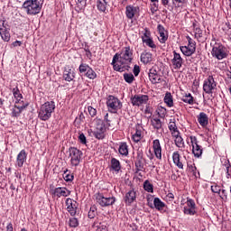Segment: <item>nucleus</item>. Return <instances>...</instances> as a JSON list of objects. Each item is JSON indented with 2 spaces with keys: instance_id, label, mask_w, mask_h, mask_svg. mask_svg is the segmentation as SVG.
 Here are the masks:
<instances>
[{
  "instance_id": "nucleus-44",
  "label": "nucleus",
  "mask_w": 231,
  "mask_h": 231,
  "mask_svg": "<svg viewBox=\"0 0 231 231\" xmlns=\"http://www.w3.org/2000/svg\"><path fill=\"white\" fill-rule=\"evenodd\" d=\"M198 212L196 209L190 208H183V214L186 216H196Z\"/></svg>"
},
{
  "instance_id": "nucleus-53",
  "label": "nucleus",
  "mask_w": 231,
  "mask_h": 231,
  "mask_svg": "<svg viewBox=\"0 0 231 231\" xmlns=\"http://www.w3.org/2000/svg\"><path fill=\"white\" fill-rule=\"evenodd\" d=\"M88 114L90 115V116L93 118L95 116H97V109L94 108L93 106H88Z\"/></svg>"
},
{
  "instance_id": "nucleus-58",
  "label": "nucleus",
  "mask_w": 231,
  "mask_h": 231,
  "mask_svg": "<svg viewBox=\"0 0 231 231\" xmlns=\"http://www.w3.org/2000/svg\"><path fill=\"white\" fill-rule=\"evenodd\" d=\"M29 105H30L29 103H25V104H23L22 106H16V108L18 110H20V114H22L23 111H24V109L27 108Z\"/></svg>"
},
{
  "instance_id": "nucleus-51",
  "label": "nucleus",
  "mask_w": 231,
  "mask_h": 231,
  "mask_svg": "<svg viewBox=\"0 0 231 231\" xmlns=\"http://www.w3.org/2000/svg\"><path fill=\"white\" fill-rule=\"evenodd\" d=\"M78 139L83 145H86V143H88V140L86 139V135L84 134V133H79Z\"/></svg>"
},
{
  "instance_id": "nucleus-15",
  "label": "nucleus",
  "mask_w": 231,
  "mask_h": 231,
  "mask_svg": "<svg viewBox=\"0 0 231 231\" xmlns=\"http://www.w3.org/2000/svg\"><path fill=\"white\" fill-rule=\"evenodd\" d=\"M54 198H68L71 194V191L65 187H58L51 190Z\"/></svg>"
},
{
  "instance_id": "nucleus-31",
  "label": "nucleus",
  "mask_w": 231,
  "mask_h": 231,
  "mask_svg": "<svg viewBox=\"0 0 231 231\" xmlns=\"http://www.w3.org/2000/svg\"><path fill=\"white\" fill-rule=\"evenodd\" d=\"M168 128L171 134V136L173 134H177L178 133H180V130H178V126L176 125V119H174V118L170 120V122L168 124Z\"/></svg>"
},
{
  "instance_id": "nucleus-60",
  "label": "nucleus",
  "mask_w": 231,
  "mask_h": 231,
  "mask_svg": "<svg viewBox=\"0 0 231 231\" xmlns=\"http://www.w3.org/2000/svg\"><path fill=\"white\" fill-rule=\"evenodd\" d=\"M130 228H132V231H138V226L134 223L130 225Z\"/></svg>"
},
{
  "instance_id": "nucleus-6",
  "label": "nucleus",
  "mask_w": 231,
  "mask_h": 231,
  "mask_svg": "<svg viewBox=\"0 0 231 231\" xmlns=\"http://www.w3.org/2000/svg\"><path fill=\"white\" fill-rule=\"evenodd\" d=\"M141 33H142L141 39H142L143 44H145V46H147L148 48H151L152 51H154L157 46H156V43L154 42V40H152V36H151V30L145 27L143 29Z\"/></svg>"
},
{
  "instance_id": "nucleus-40",
  "label": "nucleus",
  "mask_w": 231,
  "mask_h": 231,
  "mask_svg": "<svg viewBox=\"0 0 231 231\" xmlns=\"http://www.w3.org/2000/svg\"><path fill=\"white\" fill-rule=\"evenodd\" d=\"M143 189L146 192H154V186L149 180L143 182Z\"/></svg>"
},
{
  "instance_id": "nucleus-41",
  "label": "nucleus",
  "mask_w": 231,
  "mask_h": 231,
  "mask_svg": "<svg viewBox=\"0 0 231 231\" xmlns=\"http://www.w3.org/2000/svg\"><path fill=\"white\" fill-rule=\"evenodd\" d=\"M132 140H134L135 143H138V142L142 140V131L136 129L135 133L132 135Z\"/></svg>"
},
{
  "instance_id": "nucleus-3",
  "label": "nucleus",
  "mask_w": 231,
  "mask_h": 231,
  "mask_svg": "<svg viewBox=\"0 0 231 231\" xmlns=\"http://www.w3.org/2000/svg\"><path fill=\"white\" fill-rule=\"evenodd\" d=\"M23 6L28 15H37V14H41L42 4H41V0H26Z\"/></svg>"
},
{
  "instance_id": "nucleus-52",
  "label": "nucleus",
  "mask_w": 231,
  "mask_h": 231,
  "mask_svg": "<svg viewBox=\"0 0 231 231\" xmlns=\"http://www.w3.org/2000/svg\"><path fill=\"white\" fill-rule=\"evenodd\" d=\"M188 171L189 172H192L193 176H196V171H197L196 164L188 163Z\"/></svg>"
},
{
  "instance_id": "nucleus-42",
  "label": "nucleus",
  "mask_w": 231,
  "mask_h": 231,
  "mask_svg": "<svg viewBox=\"0 0 231 231\" xmlns=\"http://www.w3.org/2000/svg\"><path fill=\"white\" fill-rule=\"evenodd\" d=\"M124 79L127 84H133V82H134V75H133V73H125Z\"/></svg>"
},
{
  "instance_id": "nucleus-17",
  "label": "nucleus",
  "mask_w": 231,
  "mask_h": 231,
  "mask_svg": "<svg viewBox=\"0 0 231 231\" xmlns=\"http://www.w3.org/2000/svg\"><path fill=\"white\" fill-rule=\"evenodd\" d=\"M174 69H180L183 66V58L176 51H173V58L171 60Z\"/></svg>"
},
{
  "instance_id": "nucleus-54",
  "label": "nucleus",
  "mask_w": 231,
  "mask_h": 231,
  "mask_svg": "<svg viewBox=\"0 0 231 231\" xmlns=\"http://www.w3.org/2000/svg\"><path fill=\"white\" fill-rule=\"evenodd\" d=\"M221 163L223 167H226V169H228V167H231L230 161L226 158L221 159Z\"/></svg>"
},
{
  "instance_id": "nucleus-64",
  "label": "nucleus",
  "mask_w": 231,
  "mask_h": 231,
  "mask_svg": "<svg viewBox=\"0 0 231 231\" xmlns=\"http://www.w3.org/2000/svg\"><path fill=\"white\" fill-rule=\"evenodd\" d=\"M162 5H163V6H167V5H169V0H162Z\"/></svg>"
},
{
  "instance_id": "nucleus-46",
  "label": "nucleus",
  "mask_w": 231,
  "mask_h": 231,
  "mask_svg": "<svg viewBox=\"0 0 231 231\" xmlns=\"http://www.w3.org/2000/svg\"><path fill=\"white\" fill-rule=\"evenodd\" d=\"M69 225L71 228H77L79 226V219L77 217L69 218Z\"/></svg>"
},
{
  "instance_id": "nucleus-59",
  "label": "nucleus",
  "mask_w": 231,
  "mask_h": 231,
  "mask_svg": "<svg viewBox=\"0 0 231 231\" xmlns=\"http://www.w3.org/2000/svg\"><path fill=\"white\" fill-rule=\"evenodd\" d=\"M187 39H188V42H189L188 46L196 49V42H194V41L192 40V38H190V37H189V36H188Z\"/></svg>"
},
{
  "instance_id": "nucleus-48",
  "label": "nucleus",
  "mask_w": 231,
  "mask_h": 231,
  "mask_svg": "<svg viewBox=\"0 0 231 231\" xmlns=\"http://www.w3.org/2000/svg\"><path fill=\"white\" fill-rule=\"evenodd\" d=\"M94 228H97L96 231H107V226L103 224H95Z\"/></svg>"
},
{
  "instance_id": "nucleus-2",
  "label": "nucleus",
  "mask_w": 231,
  "mask_h": 231,
  "mask_svg": "<svg viewBox=\"0 0 231 231\" xmlns=\"http://www.w3.org/2000/svg\"><path fill=\"white\" fill-rule=\"evenodd\" d=\"M55 111V102L54 101H47L43 105L41 106L38 117L42 122H46L47 120L51 118L52 113Z\"/></svg>"
},
{
  "instance_id": "nucleus-14",
  "label": "nucleus",
  "mask_w": 231,
  "mask_h": 231,
  "mask_svg": "<svg viewBox=\"0 0 231 231\" xmlns=\"http://www.w3.org/2000/svg\"><path fill=\"white\" fill-rule=\"evenodd\" d=\"M66 207L67 211L69 214H70V216H72V217L77 216V210L79 208V203H77V201L73 200L72 199H67Z\"/></svg>"
},
{
  "instance_id": "nucleus-39",
  "label": "nucleus",
  "mask_w": 231,
  "mask_h": 231,
  "mask_svg": "<svg viewBox=\"0 0 231 231\" xmlns=\"http://www.w3.org/2000/svg\"><path fill=\"white\" fill-rule=\"evenodd\" d=\"M182 102H185V104H189V106H193L194 105V97H192V94L188 93L182 97Z\"/></svg>"
},
{
  "instance_id": "nucleus-55",
  "label": "nucleus",
  "mask_w": 231,
  "mask_h": 231,
  "mask_svg": "<svg viewBox=\"0 0 231 231\" xmlns=\"http://www.w3.org/2000/svg\"><path fill=\"white\" fill-rule=\"evenodd\" d=\"M211 190L215 194H219L221 192V187H219L217 184H215V185L211 186Z\"/></svg>"
},
{
  "instance_id": "nucleus-4",
  "label": "nucleus",
  "mask_w": 231,
  "mask_h": 231,
  "mask_svg": "<svg viewBox=\"0 0 231 231\" xmlns=\"http://www.w3.org/2000/svg\"><path fill=\"white\" fill-rule=\"evenodd\" d=\"M228 53H230L228 49L221 43H215L211 51L213 59H217V60H223L224 59H227Z\"/></svg>"
},
{
  "instance_id": "nucleus-30",
  "label": "nucleus",
  "mask_w": 231,
  "mask_h": 231,
  "mask_svg": "<svg viewBox=\"0 0 231 231\" xmlns=\"http://www.w3.org/2000/svg\"><path fill=\"white\" fill-rule=\"evenodd\" d=\"M180 158H181V156L180 155V152H174L172 153L173 163L179 169H183V162H181Z\"/></svg>"
},
{
  "instance_id": "nucleus-18",
  "label": "nucleus",
  "mask_w": 231,
  "mask_h": 231,
  "mask_svg": "<svg viewBox=\"0 0 231 231\" xmlns=\"http://www.w3.org/2000/svg\"><path fill=\"white\" fill-rule=\"evenodd\" d=\"M157 30L159 32V42H161V44H165V42H167V39H169V34L167 33V31H165V27L159 24L157 26Z\"/></svg>"
},
{
  "instance_id": "nucleus-50",
  "label": "nucleus",
  "mask_w": 231,
  "mask_h": 231,
  "mask_svg": "<svg viewBox=\"0 0 231 231\" xmlns=\"http://www.w3.org/2000/svg\"><path fill=\"white\" fill-rule=\"evenodd\" d=\"M96 217H97V208H90V210L88 211L89 219H95Z\"/></svg>"
},
{
  "instance_id": "nucleus-45",
  "label": "nucleus",
  "mask_w": 231,
  "mask_h": 231,
  "mask_svg": "<svg viewBox=\"0 0 231 231\" xmlns=\"http://www.w3.org/2000/svg\"><path fill=\"white\" fill-rule=\"evenodd\" d=\"M86 6H88V0H78L77 8H79V10H84Z\"/></svg>"
},
{
  "instance_id": "nucleus-13",
  "label": "nucleus",
  "mask_w": 231,
  "mask_h": 231,
  "mask_svg": "<svg viewBox=\"0 0 231 231\" xmlns=\"http://www.w3.org/2000/svg\"><path fill=\"white\" fill-rule=\"evenodd\" d=\"M191 145H192V153L194 154L195 158H201L203 154V148L201 145L198 143V138L196 136H190Z\"/></svg>"
},
{
  "instance_id": "nucleus-1",
  "label": "nucleus",
  "mask_w": 231,
  "mask_h": 231,
  "mask_svg": "<svg viewBox=\"0 0 231 231\" xmlns=\"http://www.w3.org/2000/svg\"><path fill=\"white\" fill-rule=\"evenodd\" d=\"M133 62V49L130 46L124 47L120 53H116L112 60V66L115 71L124 73L129 71V64Z\"/></svg>"
},
{
  "instance_id": "nucleus-28",
  "label": "nucleus",
  "mask_w": 231,
  "mask_h": 231,
  "mask_svg": "<svg viewBox=\"0 0 231 231\" xmlns=\"http://www.w3.org/2000/svg\"><path fill=\"white\" fill-rule=\"evenodd\" d=\"M180 51L185 55L186 57H190L191 55H194L196 53V48L188 46H181Z\"/></svg>"
},
{
  "instance_id": "nucleus-47",
  "label": "nucleus",
  "mask_w": 231,
  "mask_h": 231,
  "mask_svg": "<svg viewBox=\"0 0 231 231\" xmlns=\"http://www.w3.org/2000/svg\"><path fill=\"white\" fill-rule=\"evenodd\" d=\"M20 116H21V112L19 109H17V105H15L12 109L11 116L17 118Z\"/></svg>"
},
{
  "instance_id": "nucleus-27",
  "label": "nucleus",
  "mask_w": 231,
  "mask_h": 231,
  "mask_svg": "<svg viewBox=\"0 0 231 231\" xmlns=\"http://www.w3.org/2000/svg\"><path fill=\"white\" fill-rule=\"evenodd\" d=\"M151 125L152 126L153 129H155V131H160V129H162L163 127V123L158 117H152Z\"/></svg>"
},
{
  "instance_id": "nucleus-8",
  "label": "nucleus",
  "mask_w": 231,
  "mask_h": 231,
  "mask_svg": "<svg viewBox=\"0 0 231 231\" xmlns=\"http://www.w3.org/2000/svg\"><path fill=\"white\" fill-rule=\"evenodd\" d=\"M107 109L110 113H117L122 109V102L115 96H108L106 99Z\"/></svg>"
},
{
  "instance_id": "nucleus-5",
  "label": "nucleus",
  "mask_w": 231,
  "mask_h": 231,
  "mask_svg": "<svg viewBox=\"0 0 231 231\" xmlns=\"http://www.w3.org/2000/svg\"><path fill=\"white\" fill-rule=\"evenodd\" d=\"M96 202L100 205V207H111L116 202V198L107 197L104 193H96L95 194Z\"/></svg>"
},
{
  "instance_id": "nucleus-34",
  "label": "nucleus",
  "mask_w": 231,
  "mask_h": 231,
  "mask_svg": "<svg viewBox=\"0 0 231 231\" xmlns=\"http://www.w3.org/2000/svg\"><path fill=\"white\" fill-rule=\"evenodd\" d=\"M110 163H111V167H112L113 171H115L116 172H120V171L122 169L120 161H118L116 158H112Z\"/></svg>"
},
{
  "instance_id": "nucleus-56",
  "label": "nucleus",
  "mask_w": 231,
  "mask_h": 231,
  "mask_svg": "<svg viewBox=\"0 0 231 231\" xmlns=\"http://www.w3.org/2000/svg\"><path fill=\"white\" fill-rule=\"evenodd\" d=\"M153 4L151 5L150 10L152 14V15H154V14H156V11L158 10V4H156V2H152Z\"/></svg>"
},
{
  "instance_id": "nucleus-7",
  "label": "nucleus",
  "mask_w": 231,
  "mask_h": 231,
  "mask_svg": "<svg viewBox=\"0 0 231 231\" xmlns=\"http://www.w3.org/2000/svg\"><path fill=\"white\" fill-rule=\"evenodd\" d=\"M69 157L70 158V164L72 167H79L80 160H82V151L76 147H70L69 149Z\"/></svg>"
},
{
  "instance_id": "nucleus-35",
  "label": "nucleus",
  "mask_w": 231,
  "mask_h": 231,
  "mask_svg": "<svg viewBox=\"0 0 231 231\" xmlns=\"http://www.w3.org/2000/svg\"><path fill=\"white\" fill-rule=\"evenodd\" d=\"M118 152L120 154H122V156H127L129 154V148L127 146V143H121Z\"/></svg>"
},
{
  "instance_id": "nucleus-23",
  "label": "nucleus",
  "mask_w": 231,
  "mask_h": 231,
  "mask_svg": "<svg viewBox=\"0 0 231 231\" xmlns=\"http://www.w3.org/2000/svg\"><path fill=\"white\" fill-rule=\"evenodd\" d=\"M134 201H136V191L131 189L126 192L125 196V203H126V205H131L132 203H134Z\"/></svg>"
},
{
  "instance_id": "nucleus-38",
  "label": "nucleus",
  "mask_w": 231,
  "mask_h": 231,
  "mask_svg": "<svg viewBox=\"0 0 231 231\" xmlns=\"http://www.w3.org/2000/svg\"><path fill=\"white\" fill-rule=\"evenodd\" d=\"M164 102L168 106V107H172L174 106V101L172 99V95L171 92H167L164 97Z\"/></svg>"
},
{
  "instance_id": "nucleus-25",
  "label": "nucleus",
  "mask_w": 231,
  "mask_h": 231,
  "mask_svg": "<svg viewBox=\"0 0 231 231\" xmlns=\"http://www.w3.org/2000/svg\"><path fill=\"white\" fill-rule=\"evenodd\" d=\"M138 10L139 9L136 6L127 5L125 11L127 19H133V17L138 14Z\"/></svg>"
},
{
  "instance_id": "nucleus-22",
  "label": "nucleus",
  "mask_w": 231,
  "mask_h": 231,
  "mask_svg": "<svg viewBox=\"0 0 231 231\" xmlns=\"http://www.w3.org/2000/svg\"><path fill=\"white\" fill-rule=\"evenodd\" d=\"M26 158H28V153H26L25 150H22L16 157V166L19 168L23 167L26 162Z\"/></svg>"
},
{
  "instance_id": "nucleus-37",
  "label": "nucleus",
  "mask_w": 231,
  "mask_h": 231,
  "mask_svg": "<svg viewBox=\"0 0 231 231\" xmlns=\"http://www.w3.org/2000/svg\"><path fill=\"white\" fill-rule=\"evenodd\" d=\"M0 35L5 42H8L10 41V31L8 28L5 27V29L1 30Z\"/></svg>"
},
{
  "instance_id": "nucleus-16",
  "label": "nucleus",
  "mask_w": 231,
  "mask_h": 231,
  "mask_svg": "<svg viewBox=\"0 0 231 231\" xmlns=\"http://www.w3.org/2000/svg\"><path fill=\"white\" fill-rule=\"evenodd\" d=\"M149 79L152 84H160L162 82V76L158 74V70H156V68L152 67L149 70Z\"/></svg>"
},
{
  "instance_id": "nucleus-63",
  "label": "nucleus",
  "mask_w": 231,
  "mask_h": 231,
  "mask_svg": "<svg viewBox=\"0 0 231 231\" xmlns=\"http://www.w3.org/2000/svg\"><path fill=\"white\" fill-rule=\"evenodd\" d=\"M167 198L170 199V201H172V199H174V194L173 193H168Z\"/></svg>"
},
{
  "instance_id": "nucleus-20",
  "label": "nucleus",
  "mask_w": 231,
  "mask_h": 231,
  "mask_svg": "<svg viewBox=\"0 0 231 231\" xmlns=\"http://www.w3.org/2000/svg\"><path fill=\"white\" fill-rule=\"evenodd\" d=\"M171 136L174 139L176 147L179 149H185V141L183 140V137H181V133L179 132Z\"/></svg>"
},
{
  "instance_id": "nucleus-32",
  "label": "nucleus",
  "mask_w": 231,
  "mask_h": 231,
  "mask_svg": "<svg viewBox=\"0 0 231 231\" xmlns=\"http://www.w3.org/2000/svg\"><path fill=\"white\" fill-rule=\"evenodd\" d=\"M110 0H97V6L99 12H106L107 10V5H109Z\"/></svg>"
},
{
  "instance_id": "nucleus-49",
  "label": "nucleus",
  "mask_w": 231,
  "mask_h": 231,
  "mask_svg": "<svg viewBox=\"0 0 231 231\" xmlns=\"http://www.w3.org/2000/svg\"><path fill=\"white\" fill-rule=\"evenodd\" d=\"M73 175L68 173V170L64 171L63 179L65 180V181H73Z\"/></svg>"
},
{
  "instance_id": "nucleus-12",
  "label": "nucleus",
  "mask_w": 231,
  "mask_h": 231,
  "mask_svg": "<svg viewBox=\"0 0 231 231\" xmlns=\"http://www.w3.org/2000/svg\"><path fill=\"white\" fill-rule=\"evenodd\" d=\"M93 134L97 140H104V138H106V125L104 122L99 121L93 132Z\"/></svg>"
},
{
  "instance_id": "nucleus-9",
  "label": "nucleus",
  "mask_w": 231,
  "mask_h": 231,
  "mask_svg": "<svg viewBox=\"0 0 231 231\" xmlns=\"http://www.w3.org/2000/svg\"><path fill=\"white\" fill-rule=\"evenodd\" d=\"M79 71L81 76L87 77V79H89L90 80H95V79H97V72L86 63H81L79 65Z\"/></svg>"
},
{
  "instance_id": "nucleus-10",
  "label": "nucleus",
  "mask_w": 231,
  "mask_h": 231,
  "mask_svg": "<svg viewBox=\"0 0 231 231\" xmlns=\"http://www.w3.org/2000/svg\"><path fill=\"white\" fill-rule=\"evenodd\" d=\"M131 104L134 106L140 107V106H143L149 102V96L143 95V94H138L132 96L131 98Z\"/></svg>"
},
{
  "instance_id": "nucleus-24",
  "label": "nucleus",
  "mask_w": 231,
  "mask_h": 231,
  "mask_svg": "<svg viewBox=\"0 0 231 231\" xmlns=\"http://www.w3.org/2000/svg\"><path fill=\"white\" fill-rule=\"evenodd\" d=\"M152 53L147 51H143L141 53V62H143V64H151L152 61Z\"/></svg>"
},
{
  "instance_id": "nucleus-29",
  "label": "nucleus",
  "mask_w": 231,
  "mask_h": 231,
  "mask_svg": "<svg viewBox=\"0 0 231 231\" xmlns=\"http://www.w3.org/2000/svg\"><path fill=\"white\" fill-rule=\"evenodd\" d=\"M134 165H135L137 171L143 170V154L140 152H137V157H136Z\"/></svg>"
},
{
  "instance_id": "nucleus-61",
  "label": "nucleus",
  "mask_w": 231,
  "mask_h": 231,
  "mask_svg": "<svg viewBox=\"0 0 231 231\" xmlns=\"http://www.w3.org/2000/svg\"><path fill=\"white\" fill-rule=\"evenodd\" d=\"M6 231H14V225L12 223L6 226Z\"/></svg>"
},
{
  "instance_id": "nucleus-36",
  "label": "nucleus",
  "mask_w": 231,
  "mask_h": 231,
  "mask_svg": "<svg viewBox=\"0 0 231 231\" xmlns=\"http://www.w3.org/2000/svg\"><path fill=\"white\" fill-rule=\"evenodd\" d=\"M153 205L156 210H163V208H165V204L162 199H160V198H154Z\"/></svg>"
},
{
  "instance_id": "nucleus-43",
  "label": "nucleus",
  "mask_w": 231,
  "mask_h": 231,
  "mask_svg": "<svg viewBox=\"0 0 231 231\" xmlns=\"http://www.w3.org/2000/svg\"><path fill=\"white\" fill-rule=\"evenodd\" d=\"M184 208L196 209V202L194 201V199L188 198L186 201V206L184 207Z\"/></svg>"
},
{
  "instance_id": "nucleus-11",
  "label": "nucleus",
  "mask_w": 231,
  "mask_h": 231,
  "mask_svg": "<svg viewBox=\"0 0 231 231\" xmlns=\"http://www.w3.org/2000/svg\"><path fill=\"white\" fill-rule=\"evenodd\" d=\"M216 80L214 77L208 76L207 79L204 80L203 83V91L207 93V95H212L214 89L217 88Z\"/></svg>"
},
{
  "instance_id": "nucleus-33",
  "label": "nucleus",
  "mask_w": 231,
  "mask_h": 231,
  "mask_svg": "<svg viewBox=\"0 0 231 231\" xmlns=\"http://www.w3.org/2000/svg\"><path fill=\"white\" fill-rule=\"evenodd\" d=\"M12 93L18 104H21V100H23V94H21V90H19V87L16 85L15 88L12 89Z\"/></svg>"
},
{
  "instance_id": "nucleus-26",
  "label": "nucleus",
  "mask_w": 231,
  "mask_h": 231,
  "mask_svg": "<svg viewBox=\"0 0 231 231\" xmlns=\"http://www.w3.org/2000/svg\"><path fill=\"white\" fill-rule=\"evenodd\" d=\"M198 122L201 127H207L208 125V116L205 112L200 113L198 116Z\"/></svg>"
},
{
  "instance_id": "nucleus-19",
  "label": "nucleus",
  "mask_w": 231,
  "mask_h": 231,
  "mask_svg": "<svg viewBox=\"0 0 231 231\" xmlns=\"http://www.w3.org/2000/svg\"><path fill=\"white\" fill-rule=\"evenodd\" d=\"M63 79L66 82H71L75 79V71L69 66H66L63 71Z\"/></svg>"
},
{
  "instance_id": "nucleus-21",
  "label": "nucleus",
  "mask_w": 231,
  "mask_h": 231,
  "mask_svg": "<svg viewBox=\"0 0 231 231\" xmlns=\"http://www.w3.org/2000/svg\"><path fill=\"white\" fill-rule=\"evenodd\" d=\"M152 149L154 151V154L157 160H162V144L160 143V140H153Z\"/></svg>"
},
{
  "instance_id": "nucleus-62",
  "label": "nucleus",
  "mask_w": 231,
  "mask_h": 231,
  "mask_svg": "<svg viewBox=\"0 0 231 231\" xmlns=\"http://www.w3.org/2000/svg\"><path fill=\"white\" fill-rule=\"evenodd\" d=\"M23 42L21 41H15L13 42V46L17 47V46H22Z\"/></svg>"
},
{
  "instance_id": "nucleus-57",
  "label": "nucleus",
  "mask_w": 231,
  "mask_h": 231,
  "mask_svg": "<svg viewBox=\"0 0 231 231\" xmlns=\"http://www.w3.org/2000/svg\"><path fill=\"white\" fill-rule=\"evenodd\" d=\"M133 73H134V77H138V75H140V66L134 65Z\"/></svg>"
}]
</instances>
